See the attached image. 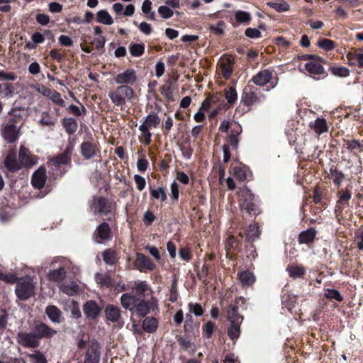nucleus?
<instances>
[{"label": "nucleus", "mask_w": 363, "mask_h": 363, "mask_svg": "<svg viewBox=\"0 0 363 363\" xmlns=\"http://www.w3.org/2000/svg\"><path fill=\"white\" fill-rule=\"evenodd\" d=\"M130 53L133 57H140L145 52V45L143 43H131L129 46Z\"/></svg>", "instance_id": "obj_45"}, {"label": "nucleus", "mask_w": 363, "mask_h": 363, "mask_svg": "<svg viewBox=\"0 0 363 363\" xmlns=\"http://www.w3.org/2000/svg\"><path fill=\"white\" fill-rule=\"evenodd\" d=\"M157 306V300L154 298L146 301L138 298L134 309L138 315L144 317L150 311H153Z\"/></svg>", "instance_id": "obj_9"}, {"label": "nucleus", "mask_w": 363, "mask_h": 363, "mask_svg": "<svg viewBox=\"0 0 363 363\" xmlns=\"http://www.w3.org/2000/svg\"><path fill=\"white\" fill-rule=\"evenodd\" d=\"M316 233V230L314 228H311L301 232L298 236V242L300 244L312 242L315 238Z\"/></svg>", "instance_id": "obj_27"}, {"label": "nucleus", "mask_w": 363, "mask_h": 363, "mask_svg": "<svg viewBox=\"0 0 363 363\" xmlns=\"http://www.w3.org/2000/svg\"><path fill=\"white\" fill-rule=\"evenodd\" d=\"M354 242H356L358 249L363 250V230L359 229L356 231Z\"/></svg>", "instance_id": "obj_64"}, {"label": "nucleus", "mask_w": 363, "mask_h": 363, "mask_svg": "<svg viewBox=\"0 0 363 363\" xmlns=\"http://www.w3.org/2000/svg\"><path fill=\"white\" fill-rule=\"evenodd\" d=\"M241 133L242 128L240 125H237L231 130L230 134L227 138L228 143L235 149L238 148L240 142L239 135Z\"/></svg>", "instance_id": "obj_29"}, {"label": "nucleus", "mask_w": 363, "mask_h": 363, "mask_svg": "<svg viewBox=\"0 0 363 363\" xmlns=\"http://www.w3.org/2000/svg\"><path fill=\"white\" fill-rule=\"evenodd\" d=\"M4 164L6 169L10 172H16L22 168V164H20V160H17L15 152L13 150L9 152L4 160Z\"/></svg>", "instance_id": "obj_18"}, {"label": "nucleus", "mask_w": 363, "mask_h": 363, "mask_svg": "<svg viewBox=\"0 0 363 363\" xmlns=\"http://www.w3.org/2000/svg\"><path fill=\"white\" fill-rule=\"evenodd\" d=\"M240 324L241 323H230L228 329V335L231 340L238 339L240 334Z\"/></svg>", "instance_id": "obj_47"}, {"label": "nucleus", "mask_w": 363, "mask_h": 363, "mask_svg": "<svg viewBox=\"0 0 363 363\" xmlns=\"http://www.w3.org/2000/svg\"><path fill=\"white\" fill-rule=\"evenodd\" d=\"M225 98L228 103L233 104L238 99V94L235 89L233 86L228 87L224 92Z\"/></svg>", "instance_id": "obj_48"}, {"label": "nucleus", "mask_w": 363, "mask_h": 363, "mask_svg": "<svg viewBox=\"0 0 363 363\" xmlns=\"http://www.w3.org/2000/svg\"><path fill=\"white\" fill-rule=\"evenodd\" d=\"M100 308L95 301H89L84 306V313L89 318H96L100 313Z\"/></svg>", "instance_id": "obj_24"}, {"label": "nucleus", "mask_w": 363, "mask_h": 363, "mask_svg": "<svg viewBox=\"0 0 363 363\" xmlns=\"http://www.w3.org/2000/svg\"><path fill=\"white\" fill-rule=\"evenodd\" d=\"M237 306H229L227 309V318L230 323H242V317L238 313Z\"/></svg>", "instance_id": "obj_33"}, {"label": "nucleus", "mask_w": 363, "mask_h": 363, "mask_svg": "<svg viewBox=\"0 0 363 363\" xmlns=\"http://www.w3.org/2000/svg\"><path fill=\"white\" fill-rule=\"evenodd\" d=\"M343 147L351 152L356 150L362 152L363 151V141L358 140H345Z\"/></svg>", "instance_id": "obj_41"}, {"label": "nucleus", "mask_w": 363, "mask_h": 363, "mask_svg": "<svg viewBox=\"0 0 363 363\" xmlns=\"http://www.w3.org/2000/svg\"><path fill=\"white\" fill-rule=\"evenodd\" d=\"M106 318L111 322H116L121 317V310L118 306H108L105 309Z\"/></svg>", "instance_id": "obj_31"}, {"label": "nucleus", "mask_w": 363, "mask_h": 363, "mask_svg": "<svg viewBox=\"0 0 363 363\" xmlns=\"http://www.w3.org/2000/svg\"><path fill=\"white\" fill-rule=\"evenodd\" d=\"M20 135V128L14 124H7L1 129L3 138L9 143L16 141Z\"/></svg>", "instance_id": "obj_11"}, {"label": "nucleus", "mask_w": 363, "mask_h": 363, "mask_svg": "<svg viewBox=\"0 0 363 363\" xmlns=\"http://www.w3.org/2000/svg\"><path fill=\"white\" fill-rule=\"evenodd\" d=\"M135 265L140 271H153L156 268V265L152 262L150 257L142 253H138L135 259Z\"/></svg>", "instance_id": "obj_14"}, {"label": "nucleus", "mask_w": 363, "mask_h": 363, "mask_svg": "<svg viewBox=\"0 0 363 363\" xmlns=\"http://www.w3.org/2000/svg\"><path fill=\"white\" fill-rule=\"evenodd\" d=\"M72 150L73 147L72 146H67L62 154L53 157L52 162L55 165L68 164L70 162Z\"/></svg>", "instance_id": "obj_22"}, {"label": "nucleus", "mask_w": 363, "mask_h": 363, "mask_svg": "<svg viewBox=\"0 0 363 363\" xmlns=\"http://www.w3.org/2000/svg\"><path fill=\"white\" fill-rule=\"evenodd\" d=\"M62 125L68 135L75 133L78 128L77 121L73 118H64Z\"/></svg>", "instance_id": "obj_30"}, {"label": "nucleus", "mask_w": 363, "mask_h": 363, "mask_svg": "<svg viewBox=\"0 0 363 363\" xmlns=\"http://www.w3.org/2000/svg\"><path fill=\"white\" fill-rule=\"evenodd\" d=\"M18 160L22 167L30 168L38 162L37 156L33 155L28 148L21 145L18 152Z\"/></svg>", "instance_id": "obj_8"}, {"label": "nucleus", "mask_w": 363, "mask_h": 363, "mask_svg": "<svg viewBox=\"0 0 363 363\" xmlns=\"http://www.w3.org/2000/svg\"><path fill=\"white\" fill-rule=\"evenodd\" d=\"M138 298L130 294H124L121 297V303L122 306L129 311H133L135 308Z\"/></svg>", "instance_id": "obj_26"}, {"label": "nucleus", "mask_w": 363, "mask_h": 363, "mask_svg": "<svg viewBox=\"0 0 363 363\" xmlns=\"http://www.w3.org/2000/svg\"><path fill=\"white\" fill-rule=\"evenodd\" d=\"M0 280L8 284H13L18 281L16 276L12 273L4 274L0 272Z\"/></svg>", "instance_id": "obj_63"}, {"label": "nucleus", "mask_w": 363, "mask_h": 363, "mask_svg": "<svg viewBox=\"0 0 363 363\" xmlns=\"http://www.w3.org/2000/svg\"><path fill=\"white\" fill-rule=\"evenodd\" d=\"M100 347L96 342L89 344L84 363H99L100 360Z\"/></svg>", "instance_id": "obj_15"}, {"label": "nucleus", "mask_w": 363, "mask_h": 363, "mask_svg": "<svg viewBox=\"0 0 363 363\" xmlns=\"http://www.w3.org/2000/svg\"><path fill=\"white\" fill-rule=\"evenodd\" d=\"M226 25L223 21H219L216 25H211L209 30L216 35H222L224 33V30Z\"/></svg>", "instance_id": "obj_54"}, {"label": "nucleus", "mask_w": 363, "mask_h": 363, "mask_svg": "<svg viewBox=\"0 0 363 363\" xmlns=\"http://www.w3.org/2000/svg\"><path fill=\"white\" fill-rule=\"evenodd\" d=\"M116 203L102 196L94 197L90 209L94 215L107 216L116 209Z\"/></svg>", "instance_id": "obj_5"}, {"label": "nucleus", "mask_w": 363, "mask_h": 363, "mask_svg": "<svg viewBox=\"0 0 363 363\" xmlns=\"http://www.w3.org/2000/svg\"><path fill=\"white\" fill-rule=\"evenodd\" d=\"M325 297L328 299H334L337 301H342L343 297L340 293L336 289H328L325 292Z\"/></svg>", "instance_id": "obj_53"}, {"label": "nucleus", "mask_w": 363, "mask_h": 363, "mask_svg": "<svg viewBox=\"0 0 363 363\" xmlns=\"http://www.w3.org/2000/svg\"><path fill=\"white\" fill-rule=\"evenodd\" d=\"M260 230L258 223H254L253 224H250L247 228L246 231V239L248 241H255L257 238H259L260 235Z\"/></svg>", "instance_id": "obj_34"}, {"label": "nucleus", "mask_w": 363, "mask_h": 363, "mask_svg": "<svg viewBox=\"0 0 363 363\" xmlns=\"http://www.w3.org/2000/svg\"><path fill=\"white\" fill-rule=\"evenodd\" d=\"M158 13L163 19H168L173 16L174 11L167 6H160L158 8Z\"/></svg>", "instance_id": "obj_58"}, {"label": "nucleus", "mask_w": 363, "mask_h": 363, "mask_svg": "<svg viewBox=\"0 0 363 363\" xmlns=\"http://www.w3.org/2000/svg\"><path fill=\"white\" fill-rule=\"evenodd\" d=\"M286 271L289 276L294 279L301 277L306 273L305 267L302 265H289L287 267Z\"/></svg>", "instance_id": "obj_38"}, {"label": "nucleus", "mask_w": 363, "mask_h": 363, "mask_svg": "<svg viewBox=\"0 0 363 363\" xmlns=\"http://www.w3.org/2000/svg\"><path fill=\"white\" fill-rule=\"evenodd\" d=\"M50 100H52L55 104H57L58 106L61 107H64L65 106V101L61 96V94L56 91H51V94L48 96Z\"/></svg>", "instance_id": "obj_60"}, {"label": "nucleus", "mask_w": 363, "mask_h": 363, "mask_svg": "<svg viewBox=\"0 0 363 363\" xmlns=\"http://www.w3.org/2000/svg\"><path fill=\"white\" fill-rule=\"evenodd\" d=\"M323 62V59L318 56L313 60L306 62L303 69H301V71L315 78V75L325 74V68L321 64Z\"/></svg>", "instance_id": "obj_6"}, {"label": "nucleus", "mask_w": 363, "mask_h": 363, "mask_svg": "<svg viewBox=\"0 0 363 363\" xmlns=\"http://www.w3.org/2000/svg\"><path fill=\"white\" fill-rule=\"evenodd\" d=\"M80 151L84 159L89 160L96 155L97 147L94 143L83 142L80 145Z\"/></svg>", "instance_id": "obj_20"}, {"label": "nucleus", "mask_w": 363, "mask_h": 363, "mask_svg": "<svg viewBox=\"0 0 363 363\" xmlns=\"http://www.w3.org/2000/svg\"><path fill=\"white\" fill-rule=\"evenodd\" d=\"M344 177L342 172L337 169H330V178L335 185H340L342 182Z\"/></svg>", "instance_id": "obj_52"}, {"label": "nucleus", "mask_w": 363, "mask_h": 363, "mask_svg": "<svg viewBox=\"0 0 363 363\" xmlns=\"http://www.w3.org/2000/svg\"><path fill=\"white\" fill-rule=\"evenodd\" d=\"M15 87L8 82L0 83V96L4 98H11L14 96Z\"/></svg>", "instance_id": "obj_40"}, {"label": "nucleus", "mask_w": 363, "mask_h": 363, "mask_svg": "<svg viewBox=\"0 0 363 363\" xmlns=\"http://www.w3.org/2000/svg\"><path fill=\"white\" fill-rule=\"evenodd\" d=\"M160 123V118L155 113L148 114L139 126L141 132V138L144 140L145 145H150L152 142V133L150 129L156 128Z\"/></svg>", "instance_id": "obj_3"}, {"label": "nucleus", "mask_w": 363, "mask_h": 363, "mask_svg": "<svg viewBox=\"0 0 363 363\" xmlns=\"http://www.w3.org/2000/svg\"><path fill=\"white\" fill-rule=\"evenodd\" d=\"M261 98L264 99L265 96L262 94L259 96L252 90L245 88L242 93L241 102L244 105L250 106L259 103Z\"/></svg>", "instance_id": "obj_12"}, {"label": "nucleus", "mask_w": 363, "mask_h": 363, "mask_svg": "<svg viewBox=\"0 0 363 363\" xmlns=\"http://www.w3.org/2000/svg\"><path fill=\"white\" fill-rule=\"evenodd\" d=\"M359 55V49L354 50L352 51H349L346 54V58L347 60V63L351 66L355 65L356 62L358 61Z\"/></svg>", "instance_id": "obj_55"}, {"label": "nucleus", "mask_w": 363, "mask_h": 363, "mask_svg": "<svg viewBox=\"0 0 363 363\" xmlns=\"http://www.w3.org/2000/svg\"><path fill=\"white\" fill-rule=\"evenodd\" d=\"M273 77L272 72L268 69H262L252 78V82L259 86H263L270 82Z\"/></svg>", "instance_id": "obj_17"}, {"label": "nucleus", "mask_w": 363, "mask_h": 363, "mask_svg": "<svg viewBox=\"0 0 363 363\" xmlns=\"http://www.w3.org/2000/svg\"><path fill=\"white\" fill-rule=\"evenodd\" d=\"M57 123V116H53L50 111H43L40 115L38 124L43 127L53 128Z\"/></svg>", "instance_id": "obj_21"}, {"label": "nucleus", "mask_w": 363, "mask_h": 363, "mask_svg": "<svg viewBox=\"0 0 363 363\" xmlns=\"http://www.w3.org/2000/svg\"><path fill=\"white\" fill-rule=\"evenodd\" d=\"M67 110L70 113L73 114L75 116H81L82 115L86 114V109L83 105H82V107L79 108L76 105L72 104L69 106Z\"/></svg>", "instance_id": "obj_57"}, {"label": "nucleus", "mask_w": 363, "mask_h": 363, "mask_svg": "<svg viewBox=\"0 0 363 363\" xmlns=\"http://www.w3.org/2000/svg\"><path fill=\"white\" fill-rule=\"evenodd\" d=\"M267 5L272 9H274L277 12H284L287 11L290 9V6L286 1L281 2H276V1H269L267 3Z\"/></svg>", "instance_id": "obj_46"}, {"label": "nucleus", "mask_w": 363, "mask_h": 363, "mask_svg": "<svg viewBox=\"0 0 363 363\" xmlns=\"http://www.w3.org/2000/svg\"><path fill=\"white\" fill-rule=\"evenodd\" d=\"M238 196L241 211H245L250 216H257L260 213L258 205L255 202V196L247 186H244L238 191Z\"/></svg>", "instance_id": "obj_1"}, {"label": "nucleus", "mask_w": 363, "mask_h": 363, "mask_svg": "<svg viewBox=\"0 0 363 363\" xmlns=\"http://www.w3.org/2000/svg\"><path fill=\"white\" fill-rule=\"evenodd\" d=\"M134 94L133 89L130 86L121 85L113 91H109L108 96L114 105L123 107L125 104V101L131 100Z\"/></svg>", "instance_id": "obj_2"}, {"label": "nucleus", "mask_w": 363, "mask_h": 363, "mask_svg": "<svg viewBox=\"0 0 363 363\" xmlns=\"http://www.w3.org/2000/svg\"><path fill=\"white\" fill-rule=\"evenodd\" d=\"M225 250L227 251L235 250L240 252L241 250V242L234 238L233 235H229L225 241Z\"/></svg>", "instance_id": "obj_42"}, {"label": "nucleus", "mask_w": 363, "mask_h": 363, "mask_svg": "<svg viewBox=\"0 0 363 363\" xmlns=\"http://www.w3.org/2000/svg\"><path fill=\"white\" fill-rule=\"evenodd\" d=\"M35 290V283L33 279L31 277H26L17 281L15 292L19 299L26 301L34 296Z\"/></svg>", "instance_id": "obj_4"}, {"label": "nucleus", "mask_w": 363, "mask_h": 363, "mask_svg": "<svg viewBox=\"0 0 363 363\" xmlns=\"http://www.w3.org/2000/svg\"><path fill=\"white\" fill-rule=\"evenodd\" d=\"M311 127L318 135L326 133L329 130L326 121L323 118H317Z\"/></svg>", "instance_id": "obj_36"}, {"label": "nucleus", "mask_w": 363, "mask_h": 363, "mask_svg": "<svg viewBox=\"0 0 363 363\" xmlns=\"http://www.w3.org/2000/svg\"><path fill=\"white\" fill-rule=\"evenodd\" d=\"M35 335L38 337V341L42 338H51L56 333L57 331L44 323H40L35 325Z\"/></svg>", "instance_id": "obj_16"}, {"label": "nucleus", "mask_w": 363, "mask_h": 363, "mask_svg": "<svg viewBox=\"0 0 363 363\" xmlns=\"http://www.w3.org/2000/svg\"><path fill=\"white\" fill-rule=\"evenodd\" d=\"M46 171L43 167L38 168L32 176V185L38 189H42L46 182Z\"/></svg>", "instance_id": "obj_19"}, {"label": "nucleus", "mask_w": 363, "mask_h": 363, "mask_svg": "<svg viewBox=\"0 0 363 363\" xmlns=\"http://www.w3.org/2000/svg\"><path fill=\"white\" fill-rule=\"evenodd\" d=\"M96 21L99 23L110 26L113 23V19L110 13L105 9H101L96 13Z\"/></svg>", "instance_id": "obj_37"}, {"label": "nucleus", "mask_w": 363, "mask_h": 363, "mask_svg": "<svg viewBox=\"0 0 363 363\" xmlns=\"http://www.w3.org/2000/svg\"><path fill=\"white\" fill-rule=\"evenodd\" d=\"M332 74L339 77H347L350 75V69L345 67H331Z\"/></svg>", "instance_id": "obj_49"}, {"label": "nucleus", "mask_w": 363, "mask_h": 363, "mask_svg": "<svg viewBox=\"0 0 363 363\" xmlns=\"http://www.w3.org/2000/svg\"><path fill=\"white\" fill-rule=\"evenodd\" d=\"M189 312L194 313L196 316H201L203 314V309L200 303H192L188 304Z\"/></svg>", "instance_id": "obj_59"}, {"label": "nucleus", "mask_w": 363, "mask_h": 363, "mask_svg": "<svg viewBox=\"0 0 363 363\" xmlns=\"http://www.w3.org/2000/svg\"><path fill=\"white\" fill-rule=\"evenodd\" d=\"M96 233L97 238L101 240L99 242L109 240L111 238V228L109 225L106 222H103L96 228Z\"/></svg>", "instance_id": "obj_25"}, {"label": "nucleus", "mask_w": 363, "mask_h": 363, "mask_svg": "<svg viewBox=\"0 0 363 363\" xmlns=\"http://www.w3.org/2000/svg\"><path fill=\"white\" fill-rule=\"evenodd\" d=\"M103 259L106 264L112 265L115 264L117 260L116 252L111 249L106 250L103 252Z\"/></svg>", "instance_id": "obj_44"}, {"label": "nucleus", "mask_w": 363, "mask_h": 363, "mask_svg": "<svg viewBox=\"0 0 363 363\" xmlns=\"http://www.w3.org/2000/svg\"><path fill=\"white\" fill-rule=\"evenodd\" d=\"M45 313L52 323H60L62 320V313L55 306H48Z\"/></svg>", "instance_id": "obj_28"}, {"label": "nucleus", "mask_w": 363, "mask_h": 363, "mask_svg": "<svg viewBox=\"0 0 363 363\" xmlns=\"http://www.w3.org/2000/svg\"><path fill=\"white\" fill-rule=\"evenodd\" d=\"M238 277L241 285L244 287L251 286L256 280L254 274L248 270L239 272Z\"/></svg>", "instance_id": "obj_23"}, {"label": "nucleus", "mask_w": 363, "mask_h": 363, "mask_svg": "<svg viewBox=\"0 0 363 363\" xmlns=\"http://www.w3.org/2000/svg\"><path fill=\"white\" fill-rule=\"evenodd\" d=\"M17 342L23 347L36 348L39 346L40 342L35 333L19 332L16 336Z\"/></svg>", "instance_id": "obj_7"}, {"label": "nucleus", "mask_w": 363, "mask_h": 363, "mask_svg": "<svg viewBox=\"0 0 363 363\" xmlns=\"http://www.w3.org/2000/svg\"><path fill=\"white\" fill-rule=\"evenodd\" d=\"M142 326L145 332L152 333L156 331L158 327V322L154 317H147L143 321Z\"/></svg>", "instance_id": "obj_32"}, {"label": "nucleus", "mask_w": 363, "mask_h": 363, "mask_svg": "<svg viewBox=\"0 0 363 363\" xmlns=\"http://www.w3.org/2000/svg\"><path fill=\"white\" fill-rule=\"evenodd\" d=\"M339 199L337 201V203L340 205L345 206V204H347L348 201L352 198V194L350 191L346 190L345 191H338L337 193Z\"/></svg>", "instance_id": "obj_56"}, {"label": "nucleus", "mask_w": 363, "mask_h": 363, "mask_svg": "<svg viewBox=\"0 0 363 363\" xmlns=\"http://www.w3.org/2000/svg\"><path fill=\"white\" fill-rule=\"evenodd\" d=\"M235 18L238 23H247L251 19L250 13L244 11H237L235 13Z\"/></svg>", "instance_id": "obj_50"}, {"label": "nucleus", "mask_w": 363, "mask_h": 363, "mask_svg": "<svg viewBox=\"0 0 363 363\" xmlns=\"http://www.w3.org/2000/svg\"><path fill=\"white\" fill-rule=\"evenodd\" d=\"M65 276L66 272L64 267H60L57 269L52 270L48 274V279L54 282H60L62 281Z\"/></svg>", "instance_id": "obj_39"}, {"label": "nucleus", "mask_w": 363, "mask_h": 363, "mask_svg": "<svg viewBox=\"0 0 363 363\" xmlns=\"http://www.w3.org/2000/svg\"><path fill=\"white\" fill-rule=\"evenodd\" d=\"M318 45L325 50H332L335 48V43L329 39H323L318 42Z\"/></svg>", "instance_id": "obj_62"}, {"label": "nucleus", "mask_w": 363, "mask_h": 363, "mask_svg": "<svg viewBox=\"0 0 363 363\" xmlns=\"http://www.w3.org/2000/svg\"><path fill=\"white\" fill-rule=\"evenodd\" d=\"M137 80L136 72L133 69H127L114 77L116 84L121 85H133Z\"/></svg>", "instance_id": "obj_10"}, {"label": "nucleus", "mask_w": 363, "mask_h": 363, "mask_svg": "<svg viewBox=\"0 0 363 363\" xmlns=\"http://www.w3.org/2000/svg\"><path fill=\"white\" fill-rule=\"evenodd\" d=\"M247 167L242 164H239L233 168V175L240 182H244L247 179Z\"/></svg>", "instance_id": "obj_43"}, {"label": "nucleus", "mask_w": 363, "mask_h": 363, "mask_svg": "<svg viewBox=\"0 0 363 363\" xmlns=\"http://www.w3.org/2000/svg\"><path fill=\"white\" fill-rule=\"evenodd\" d=\"M150 196L155 199H160L161 201L167 200L165 189L163 187H160L157 189H150Z\"/></svg>", "instance_id": "obj_51"}, {"label": "nucleus", "mask_w": 363, "mask_h": 363, "mask_svg": "<svg viewBox=\"0 0 363 363\" xmlns=\"http://www.w3.org/2000/svg\"><path fill=\"white\" fill-rule=\"evenodd\" d=\"M218 65L223 77L226 79H229L233 73L234 59L230 56L223 57L219 60Z\"/></svg>", "instance_id": "obj_13"}, {"label": "nucleus", "mask_w": 363, "mask_h": 363, "mask_svg": "<svg viewBox=\"0 0 363 363\" xmlns=\"http://www.w3.org/2000/svg\"><path fill=\"white\" fill-rule=\"evenodd\" d=\"M28 357L33 360V363H48L45 355L39 351L29 354Z\"/></svg>", "instance_id": "obj_61"}, {"label": "nucleus", "mask_w": 363, "mask_h": 363, "mask_svg": "<svg viewBox=\"0 0 363 363\" xmlns=\"http://www.w3.org/2000/svg\"><path fill=\"white\" fill-rule=\"evenodd\" d=\"M60 290L69 296H74L79 292V289L75 282L69 281L60 285Z\"/></svg>", "instance_id": "obj_35"}]
</instances>
